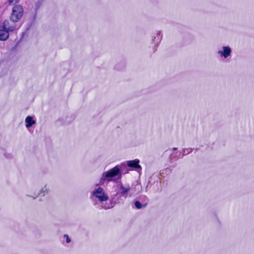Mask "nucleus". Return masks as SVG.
<instances>
[{
  "label": "nucleus",
  "instance_id": "1",
  "mask_svg": "<svg viewBox=\"0 0 254 254\" xmlns=\"http://www.w3.org/2000/svg\"><path fill=\"white\" fill-rule=\"evenodd\" d=\"M21 17H9L8 19L5 20L2 26L9 32L13 31L16 27V23L18 22Z\"/></svg>",
  "mask_w": 254,
  "mask_h": 254
},
{
  "label": "nucleus",
  "instance_id": "2",
  "mask_svg": "<svg viewBox=\"0 0 254 254\" xmlns=\"http://www.w3.org/2000/svg\"><path fill=\"white\" fill-rule=\"evenodd\" d=\"M93 195L101 202L106 201L109 198L101 187H98L96 190L94 191Z\"/></svg>",
  "mask_w": 254,
  "mask_h": 254
},
{
  "label": "nucleus",
  "instance_id": "3",
  "mask_svg": "<svg viewBox=\"0 0 254 254\" xmlns=\"http://www.w3.org/2000/svg\"><path fill=\"white\" fill-rule=\"evenodd\" d=\"M121 174V170L117 165L103 174V177L106 178H113Z\"/></svg>",
  "mask_w": 254,
  "mask_h": 254
},
{
  "label": "nucleus",
  "instance_id": "4",
  "mask_svg": "<svg viewBox=\"0 0 254 254\" xmlns=\"http://www.w3.org/2000/svg\"><path fill=\"white\" fill-rule=\"evenodd\" d=\"M23 13L24 10L22 6L16 4L12 8L11 16H23Z\"/></svg>",
  "mask_w": 254,
  "mask_h": 254
},
{
  "label": "nucleus",
  "instance_id": "5",
  "mask_svg": "<svg viewBox=\"0 0 254 254\" xmlns=\"http://www.w3.org/2000/svg\"><path fill=\"white\" fill-rule=\"evenodd\" d=\"M9 31L2 25H0V40H6L9 38Z\"/></svg>",
  "mask_w": 254,
  "mask_h": 254
},
{
  "label": "nucleus",
  "instance_id": "6",
  "mask_svg": "<svg viewBox=\"0 0 254 254\" xmlns=\"http://www.w3.org/2000/svg\"><path fill=\"white\" fill-rule=\"evenodd\" d=\"M139 161L138 159H134L133 160L128 161L127 162V166L130 168H133L134 169H139L140 170L141 169V167L139 164Z\"/></svg>",
  "mask_w": 254,
  "mask_h": 254
},
{
  "label": "nucleus",
  "instance_id": "7",
  "mask_svg": "<svg viewBox=\"0 0 254 254\" xmlns=\"http://www.w3.org/2000/svg\"><path fill=\"white\" fill-rule=\"evenodd\" d=\"M223 51H219L218 53L220 54V55L224 58H226L229 57L231 53V48L229 47H223Z\"/></svg>",
  "mask_w": 254,
  "mask_h": 254
},
{
  "label": "nucleus",
  "instance_id": "8",
  "mask_svg": "<svg viewBox=\"0 0 254 254\" xmlns=\"http://www.w3.org/2000/svg\"><path fill=\"white\" fill-rule=\"evenodd\" d=\"M26 127L29 128L32 127L33 125L36 123L35 121L33 119V118L31 116H27L25 119Z\"/></svg>",
  "mask_w": 254,
  "mask_h": 254
},
{
  "label": "nucleus",
  "instance_id": "9",
  "mask_svg": "<svg viewBox=\"0 0 254 254\" xmlns=\"http://www.w3.org/2000/svg\"><path fill=\"white\" fill-rule=\"evenodd\" d=\"M147 204L146 203L144 204H142L139 201H136L134 202V205L137 209H140L142 207H145Z\"/></svg>",
  "mask_w": 254,
  "mask_h": 254
},
{
  "label": "nucleus",
  "instance_id": "10",
  "mask_svg": "<svg viewBox=\"0 0 254 254\" xmlns=\"http://www.w3.org/2000/svg\"><path fill=\"white\" fill-rule=\"evenodd\" d=\"M120 189L121 190V193L123 195H125L126 193L128 192L129 190V188H125L123 186H121Z\"/></svg>",
  "mask_w": 254,
  "mask_h": 254
},
{
  "label": "nucleus",
  "instance_id": "11",
  "mask_svg": "<svg viewBox=\"0 0 254 254\" xmlns=\"http://www.w3.org/2000/svg\"><path fill=\"white\" fill-rule=\"evenodd\" d=\"M64 237L66 238V242L67 243H68L70 242V239L67 234L64 235Z\"/></svg>",
  "mask_w": 254,
  "mask_h": 254
},
{
  "label": "nucleus",
  "instance_id": "12",
  "mask_svg": "<svg viewBox=\"0 0 254 254\" xmlns=\"http://www.w3.org/2000/svg\"><path fill=\"white\" fill-rule=\"evenodd\" d=\"M19 0H8V2L9 4H11L13 2L16 3L19 1Z\"/></svg>",
  "mask_w": 254,
  "mask_h": 254
}]
</instances>
